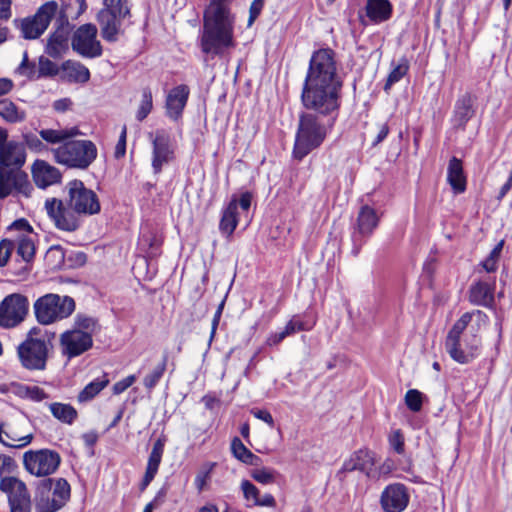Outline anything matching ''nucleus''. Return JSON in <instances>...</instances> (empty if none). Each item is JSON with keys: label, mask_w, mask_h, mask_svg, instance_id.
<instances>
[{"label": "nucleus", "mask_w": 512, "mask_h": 512, "mask_svg": "<svg viewBox=\"0 0 512 512\" xmlns=\"http://www.w3.org/2000/svg\"><path fill=\"white\" fill-rule=\"evenodd\" d=\"M342 88L335 52L330 48L314 51L302 84L301 103L308 112L299 116L292 152L295 159L302 160L319 148L331 132L341 106Z\"/></svg>", "instance_id": "obj_1"}, {"label": "nucleus", "mask_w": 512, "mask_h": 512, "mask_svg": "<svg viewBox=\"0 0 512 512\" xmlns=\"http://www.w3.org/2000/svg\"><path fill=\"white\" fill-rule=\"evenodd\" d=\"M231 0H209L203 13L199 30L198 46L207 57H223L235 48V16L230 8Z\"/></svg>", "instance_id": "obj_2"}, {"label": "nucleus", "mask_w": 512, "mask_h": 512, "mask_svg": "<svg viewBox=\"0 0 512 512\" xmlns=\"http://www.w3.org/2000/svg\"><path fill=\"white\" fill-rule=\"evenodd\" d=\"M130 18V0H103V7L97 13L102 38L107 42H116L123 22Z\"/></svg>", "instance_id": "obj_3"}, {"label": "nucleus", "mask_w": 512, "mask_h": 512, "mask_svg": "<svg viewBox=\"0 0 512 512\" xmlns=\"http://www.w3.org/2000/svg\"><path fill=\"white\" fill-rule=\"evenodd\" d=\"M75 300L68 295L47 293L33 304L36 320L41 325H51L70 317L75 311Z\"/></svg>", "instance_id": "obj_4"}, {"label": "nucleus", "mask_w": 512, "mask_h": 512, "mask_svg": "<svg viewBox=\"0 0 512 512\" xmlns=\"http://www.w3.org/2000/svg\"><path fill=\"white\" fill-rule=\"evenodd\" d=\"M58 164L68 168L87 169L97 157V147L90 140L68 139L62 145L52 149Z\"/></svg>", "instance_id": "obj_5"}, {"label": "nucleus", "mask_w": 512, "mask_h": 512, "mask_svg": "<svg viewBox=\"0 0 512 512\" xmlns=\"http://www.w3.org/2000/svg\"><path fill=\"white\" fill-rule=\"evenodd\" d=\"M472 320V313H464L452 326L445 340V349L449 356L459 364H468L480 355L481 340L472 335V341L465 344V353L459 350V339Z\"/></svg>", "instance_id": "obj_6"}, {"label": "nucleus", "mask_w": 512, "mask_h": 512, "mask_svg": "<svg viewBox=\"0 0 512 512\" xmlns=\"http://www.w3.org/2000/svg\"><path fill=\"white\" fill-rule=\"evenodd\" d=\"M71 495L70 484L64 478H46L36 489L35 508L37 512H57L63 508Z\"/></svg>", "instance_id": "obj_7"}, {"label": "nucleus", "mask_w": 512, "mask_h": 512, "mask_svg": "<svg viewBox=\"0 0 512 512\" xmlns=\"http://www.w3.org/2000/svg\"><path fill=\"white\" fill-rule=\"evenodd\" d=\"M66 201L83 219L101 211V204L95 191L85 186L81 180L67 183Z\"/></svg>", "instance_id": "obj_8"}, {"label": "nucleus", "mask_w": 512, "mask_h": 512, "mask_svg": "<svg viewBox=\"0 0 512 512\" xmlns=\"http://www.w3.org/2000/svg\"><path fill=\"white\" fill-rule=\"evenodd\" d=\"M33 330L28 337L17 347V354L21 365L31 371H42L46 368L50 342L45 339L33 338Z\"/></svg>", "instance_id": "obj_9"}, {"label": "nucleus", "mask_w": 512, "mask_h": 512, "mask_svg": "<svg viewBox=\"0 0 512 512\" xmlns=\"http://www.w3.org/2000/svg\"><path fill=\"white\" fill-rule=\"evenodd\" d=\"M45 210L55 227L65 232H75L83 224V218L65 200L48 198Z\"/></svg>", "instance_id": "obj_10"}, {"label": "nucleus", "mask_w": 512, "mask_h": 512, "mask_svg": "<svg viewBox=\"0 0 512 512\" xmlns=\"http://www.w3.org/2000/svg\"><path fill=\"white\" fill-rule=\"evenodd\" d=\"M60 463L59 453L50 449L29 450L23 455L25 469L36 477H46L55 473Z\"/></svg>", "instance_id": "obj_11"}, {"label": "nucleus", "mask_w": 512, "mask_h": 512, "mask_svg": "<svg viewBox=\"0 0 512 512\" xmlns=\"http://www.w3.org/2000/svg\"><path fill=\"white\" fill-rule=\"evenodd\" d=\"M97 27L87 23L79 26L73 34L71 45L75 52L85 58H98L102 55L103 49L97 40Z\"/></svg>", "instance_id": "obj_12"}, {"label": "nucleus", "mask_w": 512, "mask_h": 512, "mask_svg": "<svg viewBox=\"0 0 512 512\" xmlns=\"http://www.w3.org/2000/svg\"><path fill=\"white\" fill-rule=\"evenodd\" d=\"M379 224V216L376 210L368 205H363L357 215L356 224L352 233V254L357 256Z\"/></svg>", "instance_id": "obj_13"}, {"label": "nucleus", "mask_w": 512, "mask_h": 512, "mask_svg": "<svg viewBox=\"0 0 512 512\" xmlns=\"http://www.w3.org/2000/svg\"><path fill=\"white\" fill-rule=\"evenodd\" d=\"M57 8L58 4L56 1H48L38 8L33 17L23 19L21 21L22 36L26 39L40 37L56 15Z\"/></svg>", "instance_id": "obj_14"}, {"label": "nucleus", "mask_w": 512, "mask_h": 512, "mask_svg": "<svg viewBox=\"0 0 512 512\" xmlns=\"http://www.w3.org/2000/svg\"><path fill=\"white\" fill-rule=\"evenodd\" d=\"M29 302L21 294H10L0 303V326L12 328L20 324L28 313Z\"/></svg>", "instance_id": "obj_15"}, {"label": "nucleus", "mask_w": 512, "mask_h": 512, "mask_svg": "<svg viewBox=\"0 0 512 512\" xmlns=\"http://www.w3.org/2000/svg\"><path fill=\"white\" fill-rule=\"evenodd\" d=\"M59 346L62 356L71 360L92 348L93 336L81 329L66 330L60 335Z\"/></svg>", "instance_id": "obj_16"}, {"label": "nucleus", "mask_w": 512, "mask_h": 512, "mask_svg": "<svg viewBox=\"0 0 512 512\" xmlns=\"http://www.w3.org/2000/svg\"><path fill=\"white\" fill-rule=\"evenodd\" d=\"M152 140V169L155 174L162 171L164 165L170 163L175 158V146L170 134L161 129L155 134H149Z\"/></svg>", "instance_id": "obj_17"}, {"label": "nucleus", "mask_w": 512, "mask_h": 512, "mask_svg": "<svg viewBox=\"0 0 512 512\" xmlns=\"http://www.w3.org/2000/svg\"><path fill=\"white\" fill-rule=\"evenodd\" d=\"M0 489L8 496L11 512H31V498L26 484L16 477H4Z\"/></svg>", "instance_id": "obj_18"}, {"label": "nucleus", "mask_w": 512, "mask_h": 512, "mask_svg": "<svg viewBox=\"0 0 512 512\" xmlns=\"http://www.w3.org/2000/svg\"><path fill=\"white\" fill-rule=\"evenodd\" d=\"M25 161L24 144L15 140H8V131L0 127V166L21 169Z\"/></svg>", "instance_id": "obj_19"}, {"label": "nucleus", "mask_w": 512, "mask_h": 512, "mask_svg": "<svg viewBox=\"0 0 512 512\" xmlns=\"http://www.w3.org/2000/svg\"><path fill=\"white\" fill-rule=\"evenodd\" d=\"M405 485L394 483L386 486L381 493L380 504L384 512H402L409 503Z\"/></svg>", "instance_id": "obj_20"}, {"label": "nucleus", "mask_w": 512, "mask_h": 512, "mask_svg": "<svg viewBox=\"0 0 512 512\" xmlns=\"http://www.w3.org/2000/svg\"><path fill=\"white\" fill-rule=\"evenodd\" d=\"M376 463L375 453L368 449H359L353 452L347 458L337 475L342 479V475L347 472L360 471L366 476H370Z\"/></svg>", "instance_id": "obj_21"}, {"label": "nucleus", "mask_w": 512, "mask_h": 512, "mask_svg": "<svg viewBox=\"0 0 512 512\" xmlns=\"http://www.w3.org/2000/svg\"><path fill=\"white\" fill-rule=\"evenodd\" d=\"M28 185L27 174L21 169L0 166V199L8 197L14 190L22 191Z\"/></svg>", "instance_id": "obj_22"}, {"label": "nucleus", "mask_w": 512, "mask_h": 512, "mask_svg": "<svg viewBox=\"0 0 512 512\" xmlns=\"http://www.w3.org/2000/svg\"><path fill=\"white\" fill-rule=\"evenodd\" d=\"M496 281L494 277L478 280L469 288V301L473 305L490 308L494 304Z\"/></svg>", "instance_id": "obj_23"}, {"label": "nucleus", "mask_w": 512, "mask_h": 512, "mask_svg": "<svg viewBox=\"0 0 512 512\" xmlns=\"http://www.w3.org/2000/svg\"><path fill=\"white\" fill-rule=\"evenodd\" d=\"M189 94L190 89L185 84L178 85L170 90L165 103L166 114L170 119L176 121L182 116Z\"/></svg>", "instance_id": "obj_24"}, {"label": "nucleus", "mask_w": 512, "mask_h": 512, "mask_svg": "<svg viewBox=\"0 0 512 512\" xmlns=\"http://www.w3.org/2000/svg\"><path fill=\"white\" fill-rule=\"evenodd\" d=\"M25 426H27L26 421H19L8 430L0 425V443L6 447L18 449L29 445L33 440V434L31 432L23 434L22 430Z\"/></svg>", "instance_id": "obj_25"}, {"label": "nucleus", "mask_w": 512, "mask_h": 512, "mask_svg": "<svg viewBox=\"0 0 512 512\" xmlns=\"http://www.w3.org/2000/svg\"><path fill=\"white\" fill-rule=\"evenodd\" d=\"M166 438L164 436L159 437L152 446L151 452L148 457L146 471L143 479L140 483V490L144 491L149 484L153 481L156 474L158 473L159 466L162 461Z\"/></svg>", "instance_id": "obj_26"}, {"label": "nucleus", "mask_w": 512, "mask_h": 512, "mask_svg": "<svg viewBox=\"0 0 512 512\" xmlns=\"http://www.w3.org/2000/svg\"><path fill=\"white\" fill-rule=\"evenodd\" d=\"M32 176L39 188H46L61 180L60 171L44 160H36L32 167Z\"/></svg>", "instance_id": "obj_27"}, {"label": "nucleus", "mask_w": 512, "mask_h": 512, "mask_svg": "<svg viewBox=\"0 0 512 512\" xmlns=\"http://www.w3.org/2000/svg\"><path fill=\"white\" fill-rule=\"evenodd\" d=\"M474 101L475 99L470 93H465L456 100L452 117V123L456 128L464 129L474 116Z\"/></svg>", "instance_id": "obj_28"}, {"label": "nucleus", "mask_w": 512, "mask_h": 512, "mask_svg": "<svg viewBox=\"0 0 512 512\" xmlns=\"http://www.w3.org/2000/svg\"><path fill=\"white\" fill-rule=\"evenodd\" d=\"M365 11L372 23L380 24L391 18L393 6L389 0H367Z\"/></svg>", "instance_id": "obj_29"}, {"label": "nucleus", "mask_w": 512, "mask_h": 512, "mask_svg": "<svg viewBox=\"0 0 512 512\" xmlns=\"http://www.w3.org/2000/svg\"><path fill=\"white\" fill-rule=\"evenodd\" d=\"M447 181L455 194H461L466 190V176L462 161L457 157L449 160L447 167Z\"/></svg>", "instance_id": "obj_30"}, {"label": "nucleus", "mask_w": 512, "mask_h": 512, "mask_svg": "<svg viewBox=\"0 0 512 512\" xmlns=\"http://www.w3.org/2000/svg\"><path fill=\"white\" fill-rule=\"evenodd\" d=\"M238 202L234 196L228 205L223 209L219 223V230L222 235L230 237L238 225Z\"/></svg>", "instance_id": "obj_31"}, {"label": "nucleus", "mask_w": 512, "mask_h": 512, "mask_svg": "<svg viewBox=\"0 0 512 512\" xmlns=\"http://www.w3.org/2000/svg\"><path fill=\"white\" fill-rule=\"evenodd\" d=\"M82 133L77 127L64 128V129H42L39 131V136L47 144H63L68 139L74 138Z\"/></svg>", "instance_id": "obj_32"}, {"label": "nucleus", "mask_w": 512, "mask_h": 512, "mask_svg": "<svg viewBox=\"0 0 512 512\" xmlns=\"http://www.w3.org/2000/svg\"><path fill=\"white\" fill-rule=\"evenodd\" d=\"M110 379L108 374L104 373L100 377L89 382L77 395L79 403H87L93 400L105 387L108 386Z\"/></svg>", "instance_id": "obj_33"}, {"label": "nucleus", "mask_w": 512, "mask_h": 512, "mask_svg": "<svg viewBox=\"0 0 512 512\" xmlns=\"http://www.w3.org/2000/svg\"><path fill=\"white\" fill-rule=\"evenodd\" d=\"M48 408L55 419L67 425L73 424L78 417L77 410L68 403L53 402Z\"/></svg>", "instance_id": "obj_34"}, {"label": "nucleus", "mask_w": 512, "mask_h": 512, "mask_svg": "<svg viewBox=\"0 0 512 512\" xmlns=\"http://www.w3.org/2000/svg\"><path fill=\"white\" fill-rule=\"evenodd\" d=\"M231 451L233 456L244 464L258 466L261 463V459L247 449L238 437L232 440Z\"/></svg>", "instance_id": "obj_35"}, {"label": "nucleus", "mask_w": 512, "mask_h": 512, "mask_svg": "<svg viewBox=\"0 0 512 512\" xmlns=\"http://www.w3.org/2000/svg\"><path fill=\"white\" fill-rule=\"evenodd\" d=\"M67 40L68 36L64 35L61 30L54 31L47 41L45 52L53 58L60 57L66 47Z\"/></svg>", "instance_id": "obj_36"}, {"label": "nucleus", "mask_w": 512, "mask_h": 512, "mask_svg": "<svg viewBox=\"0 0 512 512\" xmlns=\"http://www.w3.org/2000/svg\"><path fill=\"white\" fill-rule=\"evenodd\" d=\"M63 69L75 82L86 83L90 79L89 69L79 62L67 61L63 64Z\"/></svg>", "instance_id": "obj_37"}, {"label": "nucleus", "mask_w": 512, "mask_h": 512, "mask_svg": "<svg viewBox=\"0 0 512 512\" xmlns=\"http://www.w3.org/2000/svg\"><path fill=\"white\" fill-rule=\"evenodd\" d=\"M0 116L8 122L16 123L24 120L25 113L19 110L13 102L4 99L0 101Z\"/></svg>", "instance_id": "obj_38"}, {"label": "nucleus", "mask_w": 512, "mask_h": 512, "mask_svg": "<svg viewBox=\"0 0 512 512\" xmlns=\"http://www.w3.org/2000/svg\"><path fill=\"white\" fill-rule=\"evenodd\" d=\"M392 70L387 77V81L384 86V90L387 91L390 87L399 82L408 72L409 70V61L407 58L402 57L399 59L397 64L392 63Z\"/></svg>", "instance_id": "obj_39"}, {"label": "nucleus", "mask_w": 512, "mask_h": 512, "mask_svg": "<svg viewBox=\"0 0 512 512\" xmlns=\"http://www.w3.org/2000/svg\"><path fill=\"white\" fill-rule=\"evenodd\" d=\"M35 254L34 242L30 235H19L17 238V255L25 262L33 259Z\"/></svg>", "instance_id": "obj_40"}, {"label": "nucleus", "mask_w": 512, "mask_h": 512, "mask_svg": "<svg viewBox=\"0 0 512 512\" xmlns=\"http://www.w3.org/2000/svg\"><path fill=\"white\" fill-rule=\"evenodd\" d=\"M167 356L163 357L161 363H159L151 373L145 376L143 384L149 391L152 390L163 377L166 370Z\"/></svg>", "instance_id": "obj_41"}, {"label": "nucleus", "mask_w": 512, "mask_h": 512, "mask_svg": "<svg viewBox=\"0 0 512 512\" xmlns=\"http://www.w3.org/2000/svg\"><path fill=\"white\" fill-rule=\"evenodd\" d=\"M153 108V100H152V92L149 88H145L142 91V98L139 105V108L136 112V118L138 121H143L152 111Z\"/></svg>", "instance_id": "obj_42"}, {"label": "nucleus", "mask_w": 512, "mask_h": 512, "mask_svg": "<svg viewBox=\"0 0 512 512\" xmlns=\"http://www.w3.org/2000/svg\"><path fill=\"white\" fill-rule=\"evenodd\" d=\"M18 73L23 75L29 79H39L38 66L34 62H30L28 59V54L25 51L23 53V59L18 66Z\"/></svg>", "instance_id": "obj_43"}, {"label": "nucleus", "mask_w": 512, "mask_h": 512, "mask_svg": "<svg viewBox=\"0 0 512 512\" xmlns=\"http://www.w3.org/2000/svg\"><path fill=\"white\" fill-rule=\"evenodd\" d=\"M23 141L24 146H27L33 152L42 153L48 150L47 145L43 142L41 137L34 133H24Z\"/></svg>", "instance_id": "obj_44"}, {"label": "nucleus", "mask_w": 512, "mask_h": 512, "mask_svg": "<svg viewBox=\"0 0 512 512\" xmlns=\"http://www.w3.org/2000/svg\"><path fill=\"white\" fill-rule=\"evenodd\" d=\"M405 404L412 412H419L423 404V394L417 389H410L405 394Z\"/></svg>", "instance_id": "obj_45"}, {"label": "nucleus", "mask_w": 512, "mask_h": 512, "mask_svg": "<svg viewBox=\"0 0 512 512\" xmlns=\"http://www.w3.org/2000/svg\"><path fill=\"white\" fill-rule=\"evenodd\" d=\"M58 66L56 63L48 59L47 57L41 56L38 61V73L40 78L51 77L58 74Z\"/></svg>", "instance_id": "obj_46"}, {"label": "nucleus", "mask_w": 512, "mask_h": 512, "mask_svg": "<svg viewBox=\"0 0 512 512\" xmlns=\"http://www.w3.org/2000/svg\"><path fill=\"white\" fill-rule=\"evenodd\" d=\"M74 325L75 327L73 329L88 331L92 335L97 328V321L93 317L84 314H77L74 319Z\"/></svg>", "instance_id": "obj_47"}, {"label": "nucleus", "mask_w": 512, "mask_h": 512, "mask_svg": "<svg viewBox=\"0 0 512 512\" xmlns=\"http://www.w3.org/2000/svg\"><path fill=\"white\" fill-rule=\"evenodd\" d=\"M241 489L243 491L244 498L247 501L252 502V505L255 506L256 501L260 497L258 488L249 480H242Z\"/></svg>", "instance_id": "obj_48"}, {"label": "nucleus", "mask_w": 512, "mask_h": 512, "mask_svg": "<svg viewBox=\"0 0 512 512\" xmlns=\"http://www.w3.org/2000/svg\"><path fill=\"white\" fill-rule=\"evenodd\" d=\"M276 472L272 469L261 468L252 472V478L261 484H270L275 480Z\"/></svg>", "instance_id": "obj_49"}, {"label": "nucleus", "mask_w": 512, "mask_h": 512, "mask_svg": "<svg viewBox=\"0 0 512 512\" xmlns=\"http://www.w3.org/2000/svg\"><path fill=\"white\" fill-rule=\"evenodd\" d=\"M388 442L391 448L397 453V454H403L405 451L404 448V436L401 432V430H395L393 431L389 437Z\"/></svg>", "instance_id": "obj_50"}, {"label": "nucleus", "mask_w": 512, "mask_h": 512, "mask_svg": "<svg viewBox=\"0 0 512 512\" xmlns=\"http://www.w3.org/2000/svg\"><path fill=\"white\" fill-rule=\"evenodd\" d=\"M56 17L55 19V31H60L64 34V35H69L70 33V23H69V20H68V17L65 13V11L63 10H58L57 9V13L56 15L54 16Z\"/></svg>", "instance_id": "obj_51"}, {"label": "nucleus", "mask_w": 512, "mask_h": 512, "mask_svg": "<svg viewBox=\"0 0 512 512\" xmlns=\"http://www.w3.org/2000/svg\"><path fill=\"white\" fill-rule=\"evenodd\" d=\"M13 249L14 243L11 240L4 239L0 242V267L7 264Z\"/></svg>", "instance_id": "obj_52"}, {"label": "nucleus", "mask_w": 512, "mask_h": 512, "mask_svg": "<svg viewBox=\"0 0 512 512\" xmlns=\"http://www.w3.org/2000/svg\"><path fill=\"white\" fill-rule=\"evenodd\" d=\"M126 139H127V127H122L118 142L115 147L114 157L120 159L125 156L126 153Z\"/></svg>", "instance_id": "obj_53"}, {"label": "nucleus", "mask_w": 512, "mask_h": 512, "mask_svg": "<svg viewBox=\"0 0 512 512\" xmlns=\"http://www.w3.org/2000/svg\"><path fill=\"white\" fill-rule=\"evenodd\" d=\"M136 381L135 375H129L126 378L116 382L113 387L112 391L115 395H119L126 391L130 386L133 385V383Z\"/></svg>", "instance_id": "obj_54"}, {"label": "nucleus", "mask_w": 512, "mask_h": 512, "mask_svg": "<svg viewBox=\"0 0 512 512\" xmlns=\"http://www.w3.org/2000/svg\"><path fill=\"white\" fill-rule=\"evenodd\" d=\"M8 229L10 231H19L21 232L22 234L21 235H30L32 233V227L31 225L29 224V222L24 219V218H21V219H18L16 221H14L9 227Z\"/></svg>", "instance_id": "obj_55"}, {"label": "nucleus", "mask_w": 512, "mask_h": 512, "mask_svg": "<svg viewBox=\"0 0 512 512\" xmlns=\"http://www.w3.org/2000/svg\"><path fill=\"white\" fill-rule=\"evenodd\" d=\"M15 466L16 464L12 457L0 454V474L12 472Z\"/></svg>", "instance_id": "obj_56"}, {"label": "nucleus", "mask_w": 512, "mask_h": 512, "mask_svg": "<svg viewBox=\"0 0 512 512\" xmlns=\"http://www.w3.org/2000/svg\"><path fill=\"white\" fill-rule=\"evenodd\" d=\"M264 5V0H253L250 9H249V21L248 24L251 25L256 18L260 15L262 8Z\"/></svg>", "instance_id": "obj_57"}, {"label": "nucleus", "mask_w": 512, "mask_h": 512, "mask_svg": "<svg viewBox=\"0 0 512 512\" xmlns=\"http://www.w3.org/2000/svg\"><path fill=\"white\" fill-rule=\"evenodd\" d=\"M251 414L259 419L267 423L270 427L274 426V419L271 415V413L268 410L265 409H252Z\"/></svg>", "instance_id": "obj_58"}, {"label": "nucleus", "mask_w": 512, "mask_h": 512, "mask_svg": "<svg viewBox=\"0 0 512 512\" xmlns=\"http://www.w3.org/2000/svg\"><path fill=\"white\" fill-rule=\"evenodd\" d=\"M165 495L166 491L164 489H160L154 499L145 506L143 512H152L154 508L163 502Z\"/></svg>", "instance_id": "obj_59"}, {"label": "nucleus", "mask_w": 512, "mask_h": 512, "mask_svg": "<svg viewBox=\"0 0 512 512\" xmlns=\"http://www.w3.org/2000/svg\"><path fill=\"white\" fill-rule=\"evenodd\" d=\"M11 15V0H0V20L8 21Z\"/></svg>", "instance_id": "obj_60"}, {"label": "nucleus", "mask_w": 512, "mask_h": 512, "mask_svg": "<svg viewBox=\"0 0 512 512\" xmlns=\"http://www.w3.org/2000/svg\"><path fill=\"white\" fill-rule=\"evenodd\" d=\"M389 134V126L387 123H382L378 126V132L372 145L377 146L380 144Z\"/></svg>", "instance_id": "obj_61"}, {"label": "nucleus", "mask_w": 512, "mask_h": 512, "mask_svg": "<svg viewBox=\"0 0 512 512\" xmlns=\"http://www.w3.org/2000/svg\"><path fill=\"white\" fill-rule=\"evenodd\" d=\"M286 337L287 336L284 330L282 329L279 332L271 333L266 340V344L268 346H276L279 343H281Z\"/></svg>", "instance_id": "obj_62"}, {"label": "nucleus", "mask_w": 512, "mask_h": 512, "mask_svg": "<svg viewBox=\"0 0 512 512\" xmlns=\"http://www.w3.org/2000/svg\"><path fill=\"white\" fill-rule=\"evenodd\" d=\"M276 501L272 494H265L258 498L256 501L255 506H262V507H275Z\"/></svg>", "instance_id": "obj_63"}, {"label": "nucleus", "mask_w": 512, "mask_h": 512, "mask_svg": "<svg viewBox=\"0 0 512 512\" xmlns=\"http://www.w3.org/2000/svg\"><path fill=\"white\" fill-rule=\"evenodd\" d=\"M72 105V101L68 98H63L56 100L53 103V108L58 112H65L67 111Z\"/></svg>", "instance_id": "obj_64"}]
</instances>
